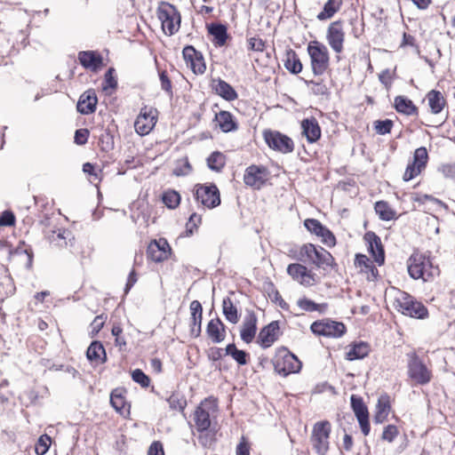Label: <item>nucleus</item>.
I'll list each match as a JSON object with an SVG mask.
<instances>
[{
    "instance_id": "obj_1",
    "label": "nucleus",
    "mask_w": 455,
    "mask_h": 455,
    "mask_svg": "<svg viewBox=\"0 0 455 455\" xmlns=\"http://www.w3.org/2000/svg\"><path fill=\"white\" fill-rule=\"evenodd\" d=\"M407 270L411 278L422 279L424 282H428L440 274L439 267L434 266L430 258L419 251H414L408 259Z\"/></svg>"
},
{
    "instance_id": "obj_2",
    "label": "nucleus",
    "mask_w": 455,
    "mask_h": 455,
    "mask_svg": "<svg viewBox=\"0 0 455 455\" xmlns=\"http://www.w3.org/2000/svg\"><path fill=\"white\" fill-rule=\"evenodd\" d=\"M272 363L275 371L284 377L291 373L299 372L302 367V363L298 357L283 347L276 350Z\"/></svg>"
},
{
    "instance_id": "obj_3",
    "label": "nucleus",
    "mask_w": 455,
    "mask_h": 455,
    "mask_svg": "<svg viewBox=\"0 0 455 455\" xmlns=\"http://www.w3.org/2000/svg\"><path fill=\"white\" fill-rule=\"evenodd\" d=\"M218 411L217 400L212 396L204 399L194 412V421L198 432H204L212 426V418Z\"/></svg>"
},
{
    "instance_id": "obj_4",
    "label": "nucleus",
    "mask_w": 455,
    "mask_h": 455,
    "mask_svg": "<svg viewBox=\"0 0 455 455\" xmlns=\"http://www.w3.org/2000/svg\"><path fill=\"white\" fill-rule=\"evenodd\" d=\"M307 50L310 57L313 74L315 76H322L330 66V55L327 47L315 40L308 44Z\"/></svg>"
},
{
    "instance_id": "obj_5",
    "label": "nucleus",
    "mask_w": 455,
    "mask_h": 455,
    "mask_svg": "<svg viewBox=\"0 0 455 455\" xmlns=\"http://www.w3.org/2000/svg\"><path fill=\"white\" fill-rule=\"evenodd\" d=\"M331 426L328 420L316 422L312 429L310 441L318 455H326L330 449V435Z\"/></svg>"
},
{
    "instance_id": "obj_6",
    "label": "nucleus",
    "mask_w": 455,
    "mask_h": 455,
    "mask_svg": "<svg viewBox=\"0 0 455 455\" xmlns=\"http://www.w3.org/2000/svg\"><path fill=\"white\" fill-rule=\"evenodd\" d=\"M396 302L398 311L404 315L417 319L428 317V310L424 304L405 291L402 293L401 298L396 299Z\"/></svg>"
},
{
    "instance_id": "obj_7",
    "label": "nucleus",
    "mask_w": 455,
    "mask_h": 455,
    "mask_svg": "<svg viewBox=\"0 0 455 455\" xmlns=\"http://www.w3.org/2000/svg\"><path fill=\"white\" fill-rule=\"evenodd\" d=\"M304 257L307 259L309 263L318 267L323 266L331 267L334 263V258L329 251L322 247L317 249L312 243H307L301 246L298 259L303 261Z\"/></svg>"
},
{
    "instance_id": "obj_8",
    "label": "nucleus",
    "mask_w": 455,
    "mask_h": 455,
    "mask_svg": "<svg viewBox=\"0 0 455 455\" xmlns=\"http://www.w3.org/2000/svg\"><path fill=\"white\" fill-rule=\"evenodd\" d=\"M193 194L196 202L208 209H213L220 204V193L214 183L196 184Z\"/></svg>"
},
{
    "instance_id": "obj_9",
    "label": "nucleus",
    "mask_w": 455,
    "mask_h": 455,
    "mask_svg": "<svg viewBox=\"0 0 455 455\" xmlns=\"http://www.w3.org/2000/svg\"><path fill=\"white\" fill-rule=\"evenodd\" d=\"M310 330L318 336L340 338L345 334L347 328L341 322L326 318L314 322L310 326Z\"/></svg>"
},
{
    "instance_id": "obj_10",
    "label": "nucleus",
    "mask_w": 455,
    "mask_h": 455,
    "mask_svg": "<svg viewBox=\"0 0 455 455\" xmlns=\"http://www.w3.org/2000/svg\"><path fill=\"white\" fill-rule=\"evenodd\" d=\"M158 18L162 22V28L166 35L172 36L180 28V14L172 4H166L158 10Z\"/></svg>"
},
{
    "instance_id": "obj_11",
    "label": "nucleus",
    "mask_w": 455,
    "mask_h": 455,
    "mask_svg": "<svg viewBox=\"0 0 455 455\" xmlns=\"http://www.w3.org/2000/svg\"><path fill=\"white\" fill-rule=\"evenodd\" d=\"M263 137L267 146L273 150L283 154H289L294 150L292 140L280 132L266 130L263 132Z\"/></svg>"
},
{
    "instance_id": "obj_12",
    "label": "nucleus",
    "mask_w": 455,
    "mask_h": 455,
    "mask_svg": "<svg viewBox=\"0 0 455 455\" xmlns=\"http://www.w3.org/2000/svg\"><path fill=\"white\" fill-rule=\"evenodd\" d=\"M408 375L419 385H426L431 381L432 372L415 354L410 355L408 362Z\"/></svg>"
},
{
    "instance_id": "obj_13",
    "label": "nucleus",
    "mask_w": 455,
    "mask_h": 455,
    "mask_svg": "<svg viewBox=\"0 0 455 455\" xmlns=\"http://www.w3.org/2000/svg\"><path fill=\"white\" fill-rule=\"evenodd\" d=\"M268 174V170L265 166L251 164L245 170L243 181L245 185L259 189L265 185Z\"/></svg>"
},
{
    "instance_id": "obj_14",
    "label": "nucleus",
    "mask_w": 455,
    "mask_h": 455,
    "mask_svg": "<svg viewBox=\"0 0 455 455\" xmlns=\"http://www.w3.org/2000/svg\"><path fill=\"white\" fill-rule=\"evenodd\" d=\"M326 39L331 48L336 52L340 53L343 51L345 41V32L343 30V21L339 20L331 22L326 33Z\"/></svg>"
},
{
    "instance_id": "obj_15",
    "label": "nucleus",
    "mask_w": 455,
    "mask_h": 455,
    "mask_svg": "<svg viewBox=\"0 0 455 455\" xmlns=\"http://www.w3.org/2000/svg\"><path fill=\"white\" fill-rule=\"evenodd\" d=\"M351 407L357 419L358 424L364 435H368L371 430L369 411L361 397L352 395L350 397Z\"/></svg>"
},
{
    "instance_id": "obj_16",
    "label": "nucleus",
    "mask_w": 455,
    "mask_h": 455,
    "mask_svg": "<svg viewBox=\"0 0 455 455\" xmlns=\"http://www.w3.org/2000/svg\"><path fill=\"white\" fill-rule=\"evenodd\" d=\"M182 54L193 73L202 75L205 72L206 66L201 52L196 51L192 45H187L183 48Z\"/></svg>"
},
{
    "instance_id": "obj_17",
    "label": "nucleus",
    "mask_w": 455,
    "mask_h": 455,
    "mask_svg": "<svg viewBox=\"0 0 455 455\" xmlns=\"http://www.w3.org/2000/svg\"><path fill=\"white\" fill-rule=\"evenodd\" d=\"M171 247L164 238L153 240L148 246L147 256L154 262H162L171 254Z\"/></svg>"
},
{
    "instance_id": "obj_18",
    "label": "nucleus",
    "mask_w": 455,
    "mask_h": 455,
    "mask_svg": "<svg viewBox=\"0 0 455 455\" xmlns=\"http://www.w3.org/2000/svg\"><path fill=\"white\" fill-rule=\"evenodd\" d=\"M288 275L304 286H311L315 283V274L299 263H291L287 267Z\"/></svg>"
},
{
    "instance_id": "obj_19",
    "label": "nucleus",
    "mask_w": 455,
    "mask_h": 455,
    "mask_svg": "<svg viewBox=\"0 0 455 455\" xmlns=\"http://www.w3.org/2000/svg\"><path fill=\"white\" fill-rule=\"evenodd\" d=\"M156 112V110H155ZM156 116L154 115V110H147V108H141L140 115L135 120V131L140 135L148 134L156 124Z\"/></svg>"
},
{
    "instance_id": "obj_20",
    "label": "nucleus",
    "mask_w": 455,
    "mask_h": 455,
    "mask_svg": "<svg viewBox=\"0 0 455 455\" xmlns=\"http://www.w3.org/2000/svg\"><path fill=\"white\" fill-rule=\"evenodd\" d=\"M364 240L368 244V251L374 260L381 266L385 261V251L381 243L380 237L372 231H368L364 235Z\"/></svg>"
},
{
    "instance_id": "obj_21",
    "label": "nucleus",
    "mask_w": 455,
    "mask_h": 455,
    "mask_svg": "<svg viewBox=\"0 0 455 455\" xmlns=\"http://www.w3.org/2000/svg\"><path fill=\"white\" fill-rule=\"evenodd\" d=\"M279 329V323L273 321L259 331L257 342L263 349L271 347L278 339Z\"/></svg>"
},
{
    "instance_id": "obj_22",
    "label": "nucleus",
    "mask_w": 455,
    "mask_h": 455,
    "mask_svg": "<svg viewBox=\"0 0 455 455\" xmlns=\"http://www.w3.org/2000/svg\"><path fill=\"white\" fill-rule=\"evenodd\" d=\"M257 315L253 311L248 312L245 315L240 331L241 339L246 344H250L255 338L257 332Z\"/></svg>"
},
{
    "instance_id": "obj_23",
    "label": "nucleus",
    "mask_w": 455,
    "mask_h": 455,
    "mask_svg": "<svg viewBox=\"0 0 455 455\" xmlns=\"http://www.w3.org/2000/svg\"><path fill=\"white\" fill-rule=\"evenodd\" d=\"M190 335L194 338L200 336L202 331L203 307L200 301L193 300L189 305Z\"/></svg>"
},
{
    "instance_id": "obj_24",
    "label": "nucleus",
    "mask_w": 455,
    "mask_h": 455,
    "mask_svg": "<svg viewBox=\"0 0 455 455\" xmlns=\"http://www.w3.org/2000/svg\"><path fill=\"white\" fill-rule=\"evenodd\" d=\"M97 103L98 98L95 91L93 89H89L80 96L76 108L80 114L89 115L95 112Z\"/></svg>"
},
{
    "instance_id": "obj_25",
    "label": "nucleus",
    "mask_w": 455,
    "mask_h": 455,
    "mask_svg": "<svg viewBox=\"0 0 455 455\" xmlns=\"http://www.w3.org/2000/svg\"><path fill=\"white\" fill-rule=\"evenodd\" d=\"M80 64L87 69L97 72L103 64L102 56L95 51H81L78 53Z\"/></svg>"
},
{
    "instance_id": "obj_26",
    "label": "nucleus",
    "mask_w": 455,
    "mask_h": 455,
    "mask_svg": "<svg viewBox=\"0 0 455 455\" xmlns=\"http://www.w3.org/2000/svg\"><path fill=\"white\" fill-rule=\"evenodd\" d=\"M206 334L212 343H220L226 338V325L219 317L212 319L207 323Z\"/></svg>"
},
{
    "instance_id": "obj_27",
    "label": "nucleus",
    "mask_w": 455,
    "mask_h": 455,
    "mask_svg": "<svg viewBox=\"0 0 455 455\" xmlns=\"http://www.w3.org/2000/svg\"><path fill=\"white\" fill-rule=\"evenodd\" d=\"M301 129L302 135L306 137L308 143H315L321 138V127L315 117L303 119Z\"/></svg>"
},
{
    "instance_id": "obj_28",
    "label": "nucleus",
    "mask_w": 455,
    "mask_h": 455,
    "mask_svg": "<svg viewBox=\"0 0 455 455\" xmlns=\"http://www.w3.org/2000/svg\"><path fill=\"white\" fill-rule=\"evenodd\" d=\"M215 121L218 123L220 129L223 132H235L238 129V124L235 122L234 116L226 110H221L215 115Z\"/></svg>"
},
{
    "instance_id": "obj_29",
    "label": "nucleus",
    "mask_w": 455,
    "mask_h": 455,
    "mask_svg": "<svg viewBox=\"0 0 455 455\" xmlns=\"http://www.w3.org/2000/svg\"><path fill=\"white\" fill-rule=\"evenodd\" d=\"M87 359L96 363H104L107 362L106 350L100 341L93 340L86 351Z\"/></svg>"
},
{
    "instance_id": "obj_30",
    "label": "nucleus",
    "mask_w": 455,
    "mask_h": 455,
    "mask_svg": "<svg viewBox=\"0 0 455 455\" xmlns=\"http://www.w3.org/2000/svg\"><path fill=\"white\" fill-rule=\"evenodd\" d=\"M208 32L213 36V43L216 46H224L228 38L227 26L221 23H212L208 27Z\"/></svg>"
},
{
    "instance_id": "obj_31",
    "label": "nucleus",
    "mask_w": 455,
    "mask_h": 455,
    "mask_svg": "<svg viewBox=\"0 0 455 455\" xmlns=\"http://www.w3.org/2000/svg\"><path fill=\"white\" fill-rule=\"evenodd\" d=\"M370 351V345L367 342L360 341L350 346L349 350L346 353V359L348 361L363 359Z\"/></svg>"
},
{
    "instance_id": "obj_32",
    "label": "nucleus",
    "mask_w": 455,
    "mask_h": 455,
    "mask_svg": "<svg viewBox=\"0 0 455 455\" xmlns=\"http://www.w3.org/2000/svg\"><path fill=\"white\" fill-rule=\"evenodd\" d=\"M213 90L219 96L228 101H233L238 97L235 90L228 83L220 78L216 81Z\"/></svg>"
},
{
    "instance_id": "obj_33",
    "label": "nucleus",
    "mask_w": 455,
    "mask_h": 455,
    "mask_svg": "<svg viewBox=\"0 0 455 455\" xmlns=\"http://www.w3.org/2000/svg\"><path fill=\"white\" fill-rule=\"evenodd\" d=\"M395 108L398 113L406 116L418 115V108L414 105L412 100L405 96H396L395 98Z\"/></svg>"
},
{
    "instance_id": "obj_34",
    "label": "nucleus",
    "mask_w": 455,
    "mask_h": 455,
    "mask_svg": "<svg viewBox=\"0 0 455 455\" xmlns=\"http://www.w3.org/2000/svg\"><path fill=\"white\" fill-rule=\"evenodd\" d=\"M125 394L126 390L123 387H116L110 394V403L121 415H124L125 411Z\"/></svg>"
},
{
    "instance_id": "obj_35",
    "label": "nucleus",
    "mask_w": 455,
    "mask_h": 455,
    "mask_svg": "<svg viewBox=\"0 0 455 455\" xmlns=\"http://www.w3.org/2000/svg\"><path fill=\"white\" fill-rule=\"evenodd\" d=\"M427 98L431 112L435 115L441 113L446 105V100L439 91L431 90Z\"/></svg>"
},
{
    "instance_id": "obj_36",
    "label": "nucleus",
    "mask_w": 455,
    "mask_h": 455,
    "mask_svg": "<svg viewBox=\"0 0 455 455\" xmlns=\"http://www.w3.org/2000/svg\"><path fill=\"white\" fill-rule=\"evenodd\" d=\"M343 4L342 0H328L316 18L319 20H326L334 16L336 12H338Z\"/></svg>"
},
{
    "instance_id": "obj_37",
    "label": "nucleus",
    "mask_w": 455,
    "mask_h": 455,
    "mask_svg": "<svg viewBox=\"0 0 455 455\" xmlns=\"http://www.w3.org/2000/svg\"><path fill=\"white\" fill-rule=\"evenodd\" d=\"M75 236L68 229L59 228L52 232V242H56L57 245L60 247L72 246Z\"/></svg>"
},
{
    "instance_id": "obj_38",
    "label": "nucleus",
    "mask_w": 455,
    "mask_h": 455,
    "mask_svg": "<svg viewBox=\"0 0 455 455\" xmlns=\"http://www.w3.org/2000/svg\"><path fill=\"white\" fill-rule=\"evenodd\" d=\"M222 312L228 322L238 323L240 317L238 310L229 297H226L222 300Z\"/></svg>"
},
{
    "instance_id": "obj_39",
    "label": "nucleus",
    "mask_w": 455,
    "mask_h": 455,
    "mask_svg": "<svg viewBox=\"0 0 455 455\" xmlns=\"http://www.w3.org/2000/svg\"><path fill=\"white\" fill-rule=\"evenodd\" d=\"M284 67L291 74L297 75L301 72L303 66L294 51L290 50L287 52L286 60H284Z\"/></svg>"
},
{
    "instance_id": "obj_40",
    "label": "nucleus",
    "mask_w": 455,
    "mask_h": 455,
    "mask_svg": "<svg viewBox=\"0 0 455 455\" xmlns=\"http://www.w3.org/2000/svg\"><path fill=\"white\" fill-rule=\"evenodd\" d=\"M375 211L382 220H391L395 218V212L385 201H379L375 204Z\"/></svg>"
},
{
    "instance_id": "obj_41",
    "label": "nucleus",
    "mask_w": 455,
    "mask_h": 455,
    "mask_svg": "<svg viewBox=\"0 0 455 455\" xmlns=\"http://www.w3.org/2000/svg\"><path fill=\"white\" fill-rule=\"evenodd\" d=\"M99 146L101 151L106 153L114 149V135L112 134L109 129H105L102 131L99 138Z\"/></svg>"
},
{
    "instance_id": "obj_42",
    "label": "nucleus",
    "mask_w": 455,
    "mask_h": 455,
    "mask_svg": "<svg viewBox=\"0 0 455 455\" xmlns=\"http://www.w3.org/2000/svg\"><path fill=\"white\" fill-rule=\"evenodd\" d=\"M225 165V156L222 153L215 151L207 158V166L215 172H220Z\"/></svg>"
},
{
    "instance_id": "obj_43",
    "label": "nucleus",
    "mask_w": 455,
    "mask_h": 455,
    "mask_svg": "<svg viewBox=\"0 0 455 455\" xmlns=\"http://www.w3.org/2000/svg\"><path fill=\"white\" fill-rule=\"evenodd\" d=\"M355 267L363 268L365 272H371L373 275L378 274V269L374 266V264L371 261V259L364 254L358 253L355 255Z\"/></svg>"
},
{
    "instance_id": "obj_44",
    "label": "nucleus",
    "mask_w": 455,
    "mask_h": 455,
    "mask_svg": "<svg viewBox=\"0 0 455 455\" xmlns=\"http://www.w3.org/2000/svg\"><path fill=\"white\" fill-rule=\"evenodd\" d=\"M163 203L170 209H175L180 203V196L175 190H168L163 194Z\"/></svg>"
},
{
    "instance_id": "obj_45",
    "label": "nucleus",
    "mask_w": 455,
    "mask_h": 455,
    "mask_svg": "<svg viewBox=\"0 0 455 455\" xmlns=\"http://www.w3.org/2000/svg\"><path fill=\"white\" fill-rule=\"evenodd\" d=\"M167 403L172 410L179 411L180 412H183L187 406L186 398L178 393H173L167 399Z\"/></svg>"
},
{
    "instance_id": "obj_46",
    "label": "nucleus",
    "mask_w": 455,
    "mask_h": 455,
    "mask_svg": "<svg viewBox=\"0 0 455 455\" xmlns=\"http://www.w3.org/2000/svg\"><path fill=\"white\" fill-rule=\"evenodd\" d=\"M24 245H25V242H20L19 245L14 250H10V254H16V255L26 254L27 255L26 267L28 269H30L33 265L34 253L30 247L24 248Z\"/></svg>"
},
{
    "instance_id": "obj_47",
    "label": "nucleus",
    "mask_w": 455,
    "mask_h": 455,
    "mask_svg": "<svg viewBox=\"0 0 455 455\" xmlns=\"http://www.w3.org/2000/svg\"><path fill=\"white\" fill-rule=\"evenodd\" d=\"M265 290L267 291L268 296L272 301L278 303V305L282 308L287 307V303L283 299L282 296L280 295L279 291L275 289L272 282L266 283Z\"/></svg>"
},
{
    "instance_id": "obj_48",
    "label": "nucleus",
    "mask_w": 455,
    "mask_h": 455,
    "mask_svg": "<svg viewBox=\"0 0 455 455\" xmlns=\"http://www.w3.org/2000/svg\"><path fill=\"white\" fill-rule=\"evenodd\" d=\"M192 171V166L188 159V157L182 158L179 160L176 164L175 168L172 171L173 175L180 177V176H186L189 174Z\"/></svg>"
},
{
    "instance_id": "obj_49",
    "label": "nucleus",
    "mask_w": 455,
    "mask_h": 455,
    "mask_svg": "<svg viewBox=\"0 0 455 455\" xmlns=\"http://www.w3.org/2000/svg\"><path fill=\"white\" fill-rule=\"evenodd\" d=\"M427 160L428 154L425 147H420L415 150L412 162L413 164H415L419 168L424 170L427 165Z\"/></svg>"
},
{
    "instance_id": "obj_50",
    "label": "nucleus",
    "mask_w": 455,
    "mask_h": 455,
    "mask_svg": "<svg viewBox=\"0 0 455 455\" xmlns=\"http://www.w3.org/2000/svg\"><path fill=\"white\" fill-rule=\"evenodd\" d=\"M115 68H109L105 73L104 81L102 83V90L107 92L108 89H116L117 87V80L114 76Z\"/></svg>"
},
{
    "instance_id": "obj_51",
    "label": "nucleus",
    "mask_w": 455,
    "mask_h": 455,
    "mask_svg": "<svg viewBox=\"0 0 455 455\" xmlns=\"http://www.w3.org/2000/svg\"><path fill=\"white\" fill-rule=\"evenodd\" d=\"M305 228L312 234L319 236L323 235V230H324V227L318 220L315 219H307L304 221Z\"/></svg>"
},
{
    "instance_id": "obj_52",
    "label": "nucleus",
    "mask_w": 455,
    "mask_h": 455,
    "mask_svg": "<svg viewBox=\"0 0 455 455\" xmlns=\"http://www.w3.org/2000/svg\"><path fill=\"white\" fill-rule=\"evenodd\" d=\"M51 443H52V439L49 435H41L38 438L37 443L36 444V448H35L36 453L37 455H44L48 451Z\"/></svg>"
},
{
    "instance_id": "obj_53",
    "label": "nucleus",
    "mask_w": 455,
    "mask_h": 455,
    "mask_svg": "<svg viewBox=\"0 0 455 455\" xmlns=\"http://www.w3.org/2000/svg\"><path fill=\"white\" fill-rule=\"evenodd\" d=\"M394 123L390 119L377 120L374 122V128L376 132L380 135L390 133Z\"/></svg>"
},
{
    "instance_id": "obj_54",
    "label": "nucleus",
    "mask_w": 455,
    "mask_h": 455,
    "mask_svg": "<svg viewBox=\"0 0 455 455\" xmlns=\"http://www.w3.org/2000/svg\"><path fill=\"white\" fill-rule=\"evenodd\" d=\"M132 379L134 382L140 384L142 387H148L150 384V379L140 369H136L132 372Z\"/></svg>"
},
{
    "instance_id": "obj_55",
    "label": "nucleus",
    "mask_w": 455,
    "mask_h": 455,
    "mask_svg": "<svg viewBox=\"0 0 455 455\" xmlns=\"http://www.w3.org/2000/svg\"><path fill=\"white\" fill-rule=\"evenodd\" d=\"M305 83L307 86L310 84L312 85L311 91H312L313 94H315L316 96H323V95H327L329 93L327 86L323 82H315L313 80H310V81L305 80Z\"/></svg>"
},
{
    "instance_id": "obj_56",
    "label": "nucleus",
    "mask_w": 455,
    "mask_h": 455,
    "mask_svg": "<svg viewBox=\"0 0 455 455\" xmlns=\"http://www.w3.org/2000/svg\"><path fill=\"white\" fill-rule=\"evenodd\" d=\"M202 217L201 215L196 214V212L192 213L188 219V221L186 224V232L188 235H191L194 234V231L197 229L198 226L201 224Z\"/></svg>"
},
{
    "instance_id": "obj_57",
    "label": "nucleus",
    "mask_w": 455,
    "mask_h": 455,
    "mask_svg": "<svg viewBox=\"0 0 455 455\" xmlns=\"http://www.w3.org/2000/svg\"><path fill=\"white\" fill-rule=\"evenodd\" d=\"M159 79L161 82V89L164 91L170 97H172L173 92L172 81L168 77L167 72L165 70L159 72Z\"/></svg>"
},
{
    "instance_id": "obj_58",
    "label": "nucleus",
    "mask_w": 455,
    "mask_h": 455,
    "mask_svg": "<svg viewBox=\"0 0 455 455\" xmlns=\"http://www.w3.org/2000/svg\"><path fill=\"white\" fill-rule=\"evenodd\" d=\"M398 434L399 431L397 427L390 424L384 427L381 439L388 443H392L398 435Z\"/></svg>"
},
{
    "instance_id": "obj_59",
    "label": "nucleus",
    "mask_w": 455,
    "mask_h": 455,
    "mask_svg": "<svg viewBox=\"0 0 455 455\" xmlns=\"http://www.w3.org/2000/svg\"><path fill=\"white\" fill-rule=\"evenodd\" d=\"M390 398L387 394L381 395L376 405V411H381V412H387L389 413L390 411Z\"/></svg>"
},
{
    "instance_id": "obj_60",
    "label": "nucleus",
    "mask_w": 455,
    "mask_h": 455,
    "mask_svg": "<svg viewBox=\"0 0 455 455\" xmlns=\"http://www.w3.org/2000/svg\"><path fill=\"white\" fill-rule=\"evenodd\" d=\"M422 172V169L419 168L415 164H409L406 167L403 179L404 181H409L418 176Z\"/></svg>"
},
{
    "instance_id": "obj_61",
    "label": "nucleus",
    "mask_w": 455,
    "mask_h": 455,
    "mask_svg": "<svg viewBox=\"0 0 455 455\" xmlns=\"http://www.w3.org/2000/svg\"><path fill=\"white\" fill-rule=\"evenodd\" d=\"M107 316L104 314L97 315L91 323V335L95 336L104 326Z\"/></svg>"
},
{
    "instance_id": "obj_62",
    "label": "nucleus",
    "mask_w": 455,
    "mask_h": 455,
    "mask_svg": "<svg viewBox=\"0 0 455 455\" xmlns=\"http://www.w3.org/2000/svg\"><path fill=\"white\" fill-rule=\"evenodd\" d=\"M297 305L304 311L315 312L317 310V303L307 298L299 299Z\"/></svg>"
},
{
    "instance_id": "obj_63",
    "label": "nucleus",
    "mask_w": 455,
    "mask_h": 455,
    "mask_svg": "<svg viewBox=\"0 0 455 455\" xmlns=\"http://www.w3.org/2000/svg\"><path fill=\"white\" fill-rule=\"evenodd\" d=\"M89 130L88 129H78L75 132L74 141L76 144L82 146L84 145L89 138Z\"/></svg>"
},
{
    "instance_id": "obj_64",
    "label": "nucleus",
    "mask_w": 455,
    "mask_h": 455,
    "mask_svg": "<svg viewBox=\"0 0 455 455\" xmlns=\"http://www.w3.org/2000/svg\"><path fill=\"white\" fill-rule=\"evenodd\" d=\"M319 237L322 238V242L328 247H333L336 244L335 235L326 227H324V230H323V235H320Z\"/></svg>"
}]
</instances>
